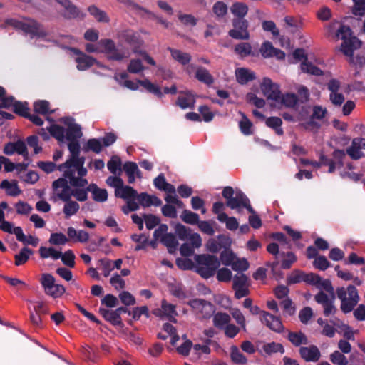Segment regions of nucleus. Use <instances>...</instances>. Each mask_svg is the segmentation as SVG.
Wrapping results in <instances>:
<instances>
[{"label": "nucleus", "instance_id": "58836bf2", "mask_svg": "<svg viewBox=\"0 0 365 365\" xmlns=\"http://www.w3.org/2000/svg\"><path fill=\"white\" fill-rule=\"evenodd\" d=\"M305 272L299 269L294 270L287 279L288 284H293L304 282Z\"/></svg>", "mask_w": 365, "mask_h": 365}, {"label": "nucleus", "instance_id": "7ed1b4c3", "mask_svg": "<svg viewBox=\"0 0 365 365\" xmlns=\"http://www.w3.org/2000/svg\"><path fill=\"white\" fill-rule=\"evenodd\" d=\"M6 24L11 25L16 29H21L33 36H43L45 35L41 29V24L34 19H29L28 22H22L14 19L6 21Z\"/></svg>", "mask_w": 365, "mask_h": 365}, {"label": "nucleus", "instance_id": "5701e85b", "mask_svg": "<svg viewBox=\"0 0 365 365\" xmlns=\"http://www.w3.org/2000/svg\"><path fill=\"white\" fill-rule=\"evenodd\" d=\"M34 254V251L27 247H23L19 254L15 255V265L20 266L25 264L29 259L30 255Z\"/></svg>", "mask_w": 365, "mask_h": 365}, {"label": "nucleus", "instance_id": "5fc2aeb1", "mask_svg": "<svg viewBox=\"0 0 365 365\" xmlns=\"http://www.w3.org/2000/svg\"><path fill=\"white\" fill-rule=\"evenodd\" d=\"M75 255L71 250H67L63 254L61 261L63 264L73 268L75 266Z\"/></svg>", "mask_w": 365, "mask_h": 365}, {"label": "nucleus", "instance_id": "49530a36", "mask_svg": "<svg viewBox=\"0 0 365 365\" xmlns=\"http://www.w3.org/2000/svg\"><path fill=\"white\" fill-rule=\"evenodd\" d=\"M14 112L18 114L20 116L24 117L26 118L27 116H29V113L28 112L29 108L27 106V103H22L21 101H16L14 104Z\"/></svg>", "mask_w": 365, "mask_h": 365}, {"label": "nucleus", "instance_id": "f3484780", "mask_svg": "<svg viewBox=\"0 0 365 365\" xmlns=\"http://www.w3.org/2000/svg\"><path fill=\"white\" fill-rule=\"evenodd\" d=\"M160 242L168 248L170 254L175 253L178 246V242L173 233H165L160 238Z\"/></svg>", "mask_w": 365, "mask_h": 365}, {"label": "nucleus", "instance_id": "de8ad7c7", "mask_svg": "<svg viewBox=\"0 0 365 365\" xmlns=\"http://www.w3.org/2000/svg\"><path fill=\"white\" fill-rule=\"evenodd\" d=\"M212 11L218 19L223 18L227 13V6L222 1H217L212 7Z\"/></svg>", "mask_w": 365, "mask_h": 365}, {"label": "nucleus", "instance_id": "f8f14e48", "mask_svg": "<svg viewBox=\"0 0 365 365\" xmlns=\"http://www.w3.org/2000/svg\"><path fill=\"white\" fill-rule=\"evenodd\" d=\"M99 313L108 322H110L113 325H118L123 327V323L121 317L117 314L114 310H109L105 308H100Z\"/></svg>", "mask_w": 365, "mask_h": 365}, {"label": "nucleus", "instance_id": "0eeeda50", "mask_svg": "<svg viewBox=\"0 0 365 365\" xmlns=\"http://www.w3.org/2000/svg\"><path fill=\"white\" fill-rule=\"evenodd\" d=\"M55 1L63 8L60 14L65 19L70 20L79 16L81 14L80 10L70 0Z\"/></svg>", "mask_w": 365, "mask_h": 365}, {"label": "nucleus", "instance_id": "cd10ccee", "mask_svg": "<svg viewBox=\"0 0 365 365\" xmlns=\"http://www.w3.org/2000/svg\"><path fill=\"white\" fill-rule=\"evenodd\" d=\"M232 282V289L249 287L248 277L242 272H239L234 276Z\"/></svg>", "mask_w": 365, "mask_h": 365}, {"label": "nucleus", "instance_id": "bb28decb", "mask_svg": "<svg viewBox=\"0 0 365 365\" xmlns=\"http://www.w3.org/2000/svg\"><path fill=\"white\" fill-rule=\"evenodd\" d=\"M230 11L235 18H244L248 11V7L244 3L235 2L230 7Z\"/></svg>", "mask_w": 365, "mask_h": 365}, {"label": "nucleus", "instance_id": "a211bd4d", "mask_svg": "<svg viewBox=\"0 0 365 365\" xmlns=\"http://www.w3.org/2000/svg\"><path fill=\"white\" fill-rule=\"evenodd\" d=\"M180 93L184 96H180L178 98L176 104L182 108H192L195 103V99L190 91H180Z\"/></svg>", "mask_w": 365, "mask_h": 365}, {"label": "nucleus", "instance_id": "6ab92c4d", "mask_svg": "<svg viewBox=\"0 0 365 365\" xmlns=\"http://www.w3.org/2000/svg\"><path fill=\"white\" fill-rule=\"evenodd\" d=\"M76 61L78 63L77 68L79 71L88 69L97 62L93 57L86 54H82L81 56H78L76 58Z\"/></svg>", "mask_w": 365, "mask_h": 365}, {"label": "nucleus", "instance_id": "774afa93", "mask_svg": "<svg viewBox=\"0 0 365 365\" xmlns=\"http://www.w3.org/2000/svg\"><path fill=\"white\" fill-rule=\"evenodd\" d=\"M313 263L314 266L320 270H325L330 266L329 262L324 256L317 257Z\"/></svg>", "mask_w": 365, "mask_h": 365}, {"label": "nucleus", "instance_id": "37998d69", "mask_svg": "<svg viewBox=\"0 0 365 365\" xmlns=\"http://www.w3.org/2000/svg\"><path fill=\"white\" fill-rule=\"evenodd\" d=\"M235 254L229 248L227 250H224L220 253V260L222 263L225 266H232V264L235 261Z\"/></svg>", "mask_w": 365, "mask_h": 365}, {"label": "nucleus", "instance_id": "a19ab883", "mask_svg": "<svg viewBox=\"0 0 365 365\" xmlns=\"http://www.w3.org/2000/svg\"><path fill=\"white\" fill-rule=\"evenodd\" d=\"M175 233L181 240H187L191 234V229L180 223H178L175 227Z\"/></svg>", "mask_w": 365, "mask_h": 365}, {"label": "nucleus", "instance_id": "7c9ffc66", "mask_svg": "<svg viewBox=\"0 0 365 365\" xmlns=\"http://www.w3.org/2000/svg\"><path fill=\"white\" fill-rule=\"evenodd\" d=\"M133 241L138 242V245L135 247V251L143 250L148 243V237L145 234H133L131 235Z\"/></svg>", "mask_w": 365, "mask_h": 365}, {"label": "nucleus", "instance_id": "f03ea898", "mask_svg": "<svg viewBox=\"0 0 365 365\" xmlns=\"http://www.w3.org/2000/svg\"><path fill=\"white\" fill-rule=\"evenodd\" d=\"M352 34L350 26L346 25H341L336 33V36L343 40L340 50L345 56H351L354 51L361 46V41Z\"/></svg>", "mask_w": 365, "mask_h": 365}, {"label": "nucleus", "instance_id": "3c124183", "mask_svg": "<svg viewBox=\"0 0 365 365\" xmlns=\"http://www.w3.org/2000/svg\"><path fill=\"white\" fill-rule=\"evenodd\" d=\"M144 66L140 59H132L128 66L127 70L131 73H138L144 70Z\"/></svg>", "mask_w": 365, "mask_h": 365}, {"label": "nucleus", "instance_id": "4468645a", "mask_svg": "<svg viewBox=\"0 0 365 365\" xmlns=\"http://www.w3.org/2000/svg\"><path fill=\"white\" fill-rule=\"evenodd\" d=\"M65 178L69 179V183L71 186L75 187H83L88 185V180L82 177L75 176V170L70 169L69 170H65L63 175Z\"/></svg>", "mask_w": 365, "mask_h": 365}, {"label": "nucleus", "instance_id": "412c9836", "mask_svg": "<svg viewBox=\"0 0 365 365\" xmlns=\"http://www.w3.org/2000/svg\"><path fill=\"white\" fill-rule=\"evenodd\" d=\"M287 338L289 341L295 346H299L301 344L307 345L309 343L307 336L301 331H289L288 333Z\"/></svg>", "mask_w": 365, "mask_h": 365}, {"label": "nucleus", "instance_id": "8fccbe9b", "mask_svg": "<svg viewBox=\"0 0 365 365\" xmlns=\"http://www.w3.org/2000/svg\"><path fill=\"white\" fill-rule=\"evenodd\" d=\"M212 224H215V222L212 221L210 222V221H200L197 222V225L201 232L208 235H213L215 233V230L212 226Z\"/></svg>", "mask_w": 365, "mask_h": 365}, {"label": "nucleus", "instance_id": "72a5a7b5", "mask_svg": "<svg viewBox=\"0 0 365 365\" xmlns=\"http://www.w3.org/2000/svg\"><path fill=\"white\" fill-rule=\"evenodd\" d=\"M50 135L59 141H63L64 139L65 130L62 126L53 124L48 128Z\"/></svg>", "mask_w": 365, "mask_h": 365}, {"label": "nucleus", "instance_id": "4be33fe9", "mask_svg": "<svg viewBox=\"0 0 365 365\" xmlns=\"http://www.w3.org/2000/svg\"><path fill=\"white\" fill-rule=\"evenodd\" d=\"M195 78L207 85H210L214 82V78L209 71L203 67H197Z\"/></svg>", "mask_w": 365, "mask_h": 365}, {"label": "nucleus", "instance_id": "dca6fc26", "mask_svg": "<svg viewBox=\"0 0 365 365\" xmlns=\"http://www.w3.org/2000/svg\"><path fill=\"white\" fill-rule=\"evenodd\" d=\"M237 81L240 84H246L247 82L255 79V73L247 68H239L235 71Z\"/></svg>", "mask_w": 365, "mask_h": 365}, {"label": "nucleus", "instance_id": "a878e982", "mask_svg": "<svg viewBox=\"0 0 365 365\" xmlns=\"http://www.w3.org/2000/svg\"><path fill=\"white\" fill-rule=\"evenodd\" d=\"M0 187L6 190L11 189L10 191L7 192V194L11 196L15 197L20 195L21 192V190L19 188L16 180H13L11 182H9L7 180H4L1 182Z\"/></svg>", "mask_w": 365, "mask_h": 365}, {"label": "nucleus", "instance_id": "b1692460", "mask_svg": "<svg viewBox=\"0 0 365 365\" xmlns=\"http://www.w3.org/2000/svg\"><path fill=\"white\" fill-rule=\"evenodd\" d=\"M231 318L227 313L217 312L213 317V324L218 329H224L230 322Z\"/></svg>", "mask_w": 365, "mask_h": 365}, {"label": "nucleus", "instance_id": "13d9d810", "mask_svg": "<svg viewBox=\"0 0 365 365\" xmlns=\"http://www.w3.org/2000/svg\"><path fill=\"white\" fill-rule=\"evenodd\" d=\"M121 165V160L118 156L114 155L108 162V169L113 173L116 174L117 170L120 169Z\"/></svg>", "mask_w": 365, "mask_h": 365}, {"label": "nucleus", "instance_id": "e2e57ef3", "mask_svg": "<svg viewBox=\"0 0 365 365\" xmlns=\"http://www.w3.org/2000/svg\"><path fill=\"white\" fill-rule=\"evenodd\" d=\"M101 303L105 304L107 307L113 308L115 307L119 302L116 297L113 294H108L102 299Z\"/></svg>", "mask_w": 365, "mask_h": 365}, {"label": "nucleus", "instance_id": "39448f33", "mask_svg": "<svg viewBox=\"0 0 365 365\" xmlns=\"http://www.w3.org/2000/svg\"><path fill=\"white\" fill-rule=\"evenodd\" d=\"M98 45L103 48L102 53L106 54L109 60L120 61L126 57L124 53L119 52L112 39H101Z\"/></svg>", "mask_w": 365, "mask_h": 365}, {"label": "nucleus", "instance_id": "393cba45", "mask_svg": "<svg viewBox=\"0 0 365 365\" xmlns=\"http://www.w3.org/2000/svg\"><path fill=\"white\" fill-rule=\"evenodd\" d=\"M168 50L170 51L172 57L182 65L187 64L191 60V56L187 53L171 48H168Z\"/></svg>", "mask_w": 365, "mask_h": 365}, {"label": "nucleus", "instance_id": "0e129e2a", "mask_svg": "<svg viewBox=\"0 0 365 365\" xmlns=\"http://www.w3.org/2000/svg\"><path fill=\"white\" fill-rule=\"evenodd\" d=\"M179 20L185 26H195L197 23V19L191 14H179Z\"/></svg>", "mask_w": 365, "mask_h": 365}, {"label": "nucleus", "instance_id": "bf43d9fd", "mask_svg": "<svg viewBox=\"0 0 365 365\" xmlns=\"http://www.w3.org/2000/svg\"><path fill=\"white\" fill-rule=\"evenodd\" d=\"M121 302L125 306L133 305L135 304V297L127 291H123L119 294Z\"/></svg>", "mask_w": 365, "mask_h": 365}, {"label": "nucleus", "instance_id": "c9c22d12", "mask_svg": "<svg viewBox=\"0 0 365 365\" xmlns=\"http://www.w3.org/2000/svg\"><path fill=\"white\" fill-rule=\"evenodd\" d=\"M103 148V145L99 139L92 138L87 141L86 145L83 148V150H92L96 153H99Z\"/></svg>", "mask_w": 365, "mask_h": 365}, {"label": "nucleus", "instance_id": "f704fd0d", "mask_svg": "<svg viewBox=\"0 0 365 365\" xmlns=\"http://www.w3.org/2000/svg\"><path fill=\"white\" fill-rule=\"evenodd\" d=\"M298 102V98L294 93H287L284 96L280 95L279 102L286 107L292 108Z\"/></svg>", "mask_w": 365, "mask_h": 365}, {"label": "nucleus", "instance_id": "aec40b11", "mask_svg": "<svg viewBox=\"0 0 365 365\" xmlns=\"http://www.w3.org/2000/svg\"><path fill=\"white\" fill-rule=\"evenodd\" d=\"M88 11L90 13L91 16H93L97 21L101 23H108L110 21V19L107 14L98 9L95 5H91L88 7Z\"/></svg>", "mask_w": 365, "mask_h": 365}, {"label": "nucleus", "instance_id": "9b49d317", "mask_svg": "<svg viewBox=\"0 0 365 365\" xmlns=\"http://www.w3.org/2000/svg\"><path fill=\"white\" fill-rule=\"evenodd\" d=\"M87 190L92 193L93 200L96 202H103L108 199V192L106 189L99 188L96 184L91 183L87 187Z\"/></svg>", "mask_w": 365, "mask_h": 365}, {"label": "nucleus", "instance_id": "1a4fd4ad", "mask_svg": "<svg viewBox=\"0 0 365 365\" xmlns=\"http://www.w3.org/2000/svg\"><path fill=\"white\" fill-rule=\"evenodd\" d=\"M299 354L306 361H317L321 356L319 349L314 345L301 347Z\"/></svg>", "mask_w": 365, "mask_h": 365}, {"label": "nucleus", "instance_id": "2f4dec72", "mask_svg": "<svg viewBox=\"0 0 365 365\" xmlns=\"http://www.w3.org/2000/svg\"><path fill=\"white\" fill-rule=\"evenodd\" d=\"M234 51L242 57L247 56L252 53V46L247 42L240 43L235 46Z\"/></svg>", "mask_w": 365, "mask_h": 365}, {"label": "nucleus", "instance_id": "052dcab7", "mask_svg": "<svg viewBox=\"0 0 365 365\" xmlns=\"http://www.w3.org/2000/svg\"><path fill=\"white\" fill-rule=\"evenodd\" d=\"M68 148L71 153L69 158H75L78 155H80V144L77 140H69Z\"/></svg>", "mask_w": 365, "mask_h": 365}, {"label": "nucleus", "instance_id": "680f3d73", "mask_svg": "<svg viewBox=\"0 0 365 365\" xmlns=\"http://www.w3.org/2000/svg\"><path fill=\"white\" fill-rule=\"evenodd\" d=\"M177 266L184 270H190L194 268L193 262L188 258H178L176 259Z\"/></svg>", "mask_w": 365, "mask_h": 365}, {"label": "nucleus", "instance_id": "603ef678", "mask_svg": "<svg viewBox=\"0 0 365 365\" xmlns=\"http://www.w3.org/2000/svg\"><path fill=\"white\" fill-rule=\"evenodd\" d=\"M264 314L268 316L272 319V323L270 324V328L272 330L276 332H281L282 331L284 327L282 325V322L280 319L272 314H269V312H264Z\"/></svg>", "mask_w": 365, "mask_h": 365}, {"label": "nucleus", "instance_id": "6e6d98bb", "mask_svg": "<svg viewBox=\"0 0 365 365\" xmlns=\"http://www.w3.org/2000/svg\"><path fill=\"white\" fill-rule=\"evenodd\" d=\"M68 238L63 233H53L51 235L49 242L52 245H64L68 242Z\"/></svg>", "mask_w": 365, "mask_h": 365}, {"label": "nucleus", "instance_id": "864d4df0", "mask_svg": "<svg viewBox=\"0 0 365 365\" xmlns=\"http://www.w3.org/2000/svg\"><path fill=\"white\" fill-rule=\"evenodd\" d=\"M242 119L240 122V128L242 133L245 135L252 134L251 128L252 126V123L251 121L246 117L245 114H242Z\"/></svg>", "mask_w": 365, "mask_h": 365}, {"label": "nucleus", "instance_id": "338daca9", "mask_svg": "<svg viewBox=\"0 0 365 365\" xmlns=\"http://www.w3.org/2000/svg\"><path fill=\"white\" fill-rule=\"evenodd\" d=\"M49 103L46 101H38L34 103V108L36 113L46 114L48 110Z\"/></svg>", "mask_w": 365, "mask_h": 365}, {"label": "nucleus", "instance_id": "69168bd1", "mask_svg": "<svg viewBox=\"0 0 365 365\" xmlns=\"http://www.w3.org/2000/svg\"><path fill=\"white\" fill-rule=\"evenodd\" d=\"M217 279L220 282H229L232 279V272L227 268H221L217 271Z\"/></svg>", "mask_w": 365, "mask_h": 365}, {"label": "nucleus", "instance_id": "f257e3e1", "mask_svg": "<svg viewBox=\"0 0 365 365\" xmlns=\"http://www.w3.org/2000/svg\"><path fill=\"white\" fill-rule=\"evenodd\" d=\"M194 259L198 264L195 272L205 279L212 277L220 266L218 258L215 255H195Z\"/></svg>", "mask_w": 365, "mask_h": 365}, {"label": "nucleus", "instance_id": "423d86ee", "mask_svg": "<svg viewBox=\"0 0 365 365\" xmlns=\"http://www.w3.org/2000/svg\"><path fill=\"white\" fill-rule=\"evenodd\" d=\"M261 90L267 99L273 100L275 102H279L281 92L279 85L272 82L269 78H264L260 85Z\"/></svg>", "mask_w": 365, "mask_h": 365}, {"label": "nucleus", "instance_id": "6e6552de", "mask_svg": "<svg viewBox=\"0 0 365 365\" xmlns=\"http://www.w3.org/2000/svg\"><path fill=\"white\" fill-rule=\"evenodd\" d=\"M61 121L68 126L66 139L73 140L82 136L81 126L74 123V119L70 117L62 118Z\"/></svg>", "mask_w": 365, "mask_h": 365}, {"label": "nucleus", "instance_id": "c03bdc74", "mask_svg": "<svg viewBox=\"0 0 365 365\" xmlns=\"http://www.w3.org/2000/svg\"><path fill=\"white\" fill-rule=\"evenodd\" d=\"M202 303L203 304L198 312L202 314L203 318L208 319L215 312V306L211 302L205 299Z\"/></svg>", "mask_w": 365, "mask_h": 365}, {"label": "nucleus", "instance_id": "e433bc0d", "mask_svg": "<svg viewBox=\"0 0 365 365\" xmlns=\"http://www.w3.org/2000/svg\"><path fill=\"white\" fill-rule=\"evenodd\" d=\"M41 282L46 291V293L48 294V292H50L53 289L55 278L51 274H43Z\"/></svg>", "mask_w": 365, "mask_h": 365}, {"label": "nucleus", "instance_id": "c85d7f7f", "mask_svg": "<svg viewBox=\"0 0 365 365\" xmlns=\"http://www.w3.org/2000/svg\"><path fill=\"white\" fill-rule=\"evenodd\" d=\"M138 82L140 83V86H143L150 93H152L158 96V97H161L163 96V93L160 88L156 85L152 83L149 80H138Z\"/></svg>", "mask_w": 365, "mask_h": 365}, {"label": "nucleus", "instance_id": "2eb2a0df", "mask_svg": "<svg viewBox=\"0 0 365 365\" xmlns=\"http://www.w3.org/2000/svg\"><path fill=\"white\" fill-rule=\"evenodd\" d=\"M115 195L116 197L128 200L130 199H136L138 192L132 187L128 185L125 186L123 185L120 189L115 190Z\"/></svg>", "mask_w": 365, "mask_h": 365}, {"label": "nucleus", "instance_id": "4d7b16f0", "mask_svg": "<svg viewBox=\"0 0 365 365\" xmlns=\"http://www.w3.org/2000/svg\"><path fill=\"white\" fill-rule=\"evenodd\" d=\"M275 48L272 43L266 41L262 45L259 51L264 58H270L272 57Z\"/></svg>", "mask_w": 365, "mask_h": 365}, {"label": "nucleus", "instance_id": "4c0bfd02", "mask_svg": "<svg viewBox=\"0 0 365 365\" xmlns=\"http://www.w3.org/2000/svg\"><path fill=\"white\" fill-rule=\"evenodd\" d=\"M66 203L63 207V212L66 217L76 214L79 210V205L76 201H65Z\"/></svg>", "mask_w": 365, "mask_h": 365}, {"label": "nucleus", "instance_id": "79ce46f5", "mask_svg": "<svg viewBox=\"0 0 365 365\" xmlns=\"http://www.w3.org/2000/svg\"><path fill=\"white\" fill-rule=\"evenodd\" d=\"M231 359L235 364H245L247 363L246 357L240 351L236 346H231Z\"/></svg>", "mask_w": 365, "mask_h": 365}, {"label": "nucleus", "instance_id": "a18cd8bd", "mask_svg": "<svg viewBox=\"0 0 365 365\" xmlns=\"http://www.w3.org/2000/svg\"><path fill=\"white\" fill-rule=\"evenodd\" d=\"M143 218L145 222L146 227L148 230L153 229L155 226L160 225V219L153 214H143Z\"/></svg>", "mask_w": 365, "mask_h": 365}, {"label": "nucleus", "instance_id": "ea45409f", "mask_svg": "<svg viewBox=\"0 0 365 365\" xmlns=\"http://www.w3.org/2000/svg\"><path fill=\"white\" fill-rule=\"evenodd\" d=\"M263 350L266 354L269 355L277 352H284L283 346L281 344L275 342H271L264 344Z\"/></svg>", "mask_w": 365, "mask_h": 365}, {"label": "nucleus", "instance_id": "20e7f679", "mask_svg": "<svg viewBox=\"0 0 365 365\" xmlns=\"http://www.w3.org/2000/svg\"><path fill=\"white\" fill-rule=\"evenodd\" d=\"M233 29L230 30L228 34L230 37L237 40H248L250 33L247 30L248 21L244 18H234L232 19Z\"/></svg>", "mask_w": 365, "mask_h": 365}, {"label": "nucleus", "instance_id": "09e8293b", "mask_svg": "<svg viewBox=\"0 0 365 365\" xmlns=\"http://www.w3.org/2000/svg\"><path fill=\"white\" fill-rule=\"evenodd\" d=\"M330 361L336 365H346L348 360L340 351H335L330 355Z\"/></svg>", "mask_w": 365, "mask_h": 365}, {"label": "nucleus", "instance_id": "ddd939ff", "mask_svg": "<svg viewBox=\"0 0 365 365\" xmlns=\"http://www.w3.org/2000/svg\"><path fill=\"white\" fill-rule=\"evenodd\" d=\"M222 196L225 199L227 200V205L230 207L231 209H236L242 206V204L240 201L236 198L235 196H233L235 194V191L232 187H225L222 191Z\"/></svg>", "mask_w": 365, "mask_h": 365}, {"label": "nucleus", "instance_id": "c756f323", "mask_svg": "<svg viewBox=\"0 0 365 365\" xmlns=\"http://www.w3.org/2000/svg\"><path fill=\"white\" fill-rule=\"evenodd\" d=\"M180 217L183 222L190 225L197 224L200 220L199 215L197 213L192 212L187 210H185L182 212Z\"/></svg>", "mask_w": 365, "mask_h": 365}, {"label": "nucleus", "instance_id": "9d476101", "mask_svg": "<svg viewBox=\"0 0 365 365\" xmlns=\"http://www.w3.org/2000/svg\"><path fill=\"white\" fill-rule=\"evenodd\" d=\"M118 37L131 46H140L143 41L139 36L131 30H123L118 34Z\"/></svg>", "mask_w": 365, "mask_h": 365}, {"label": "nucleus", "instance_id": "473e14b6", "mask_svg": "<svg viewBox=\"0 0 365 365\" xmlns=\"http://www.w3.org/2000/svg\"><path fill=\"white\" fill-rule=\"evenodd\" d=\"M301 69L303 72H306L314 76H321L323 72L318 67L314 66L312 63L303 61L301 64Z\"/></svg>", "mask_w": 365, "mask_h": 365}]
</instances>
